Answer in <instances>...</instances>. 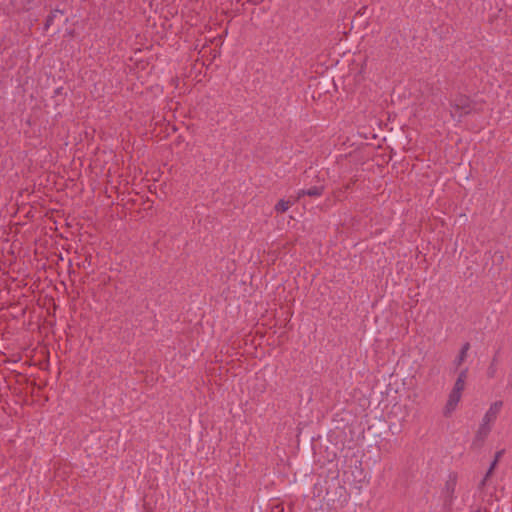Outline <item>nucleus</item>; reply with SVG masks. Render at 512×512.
<instances>
[{
	"mask_svg": "<svg viewBox=\"0 0 512 512\" xmlns=\"http://www.w3.org/2000/svg\"><path fill=\"white\" fill-rule=\"evenodd\" d=\"M462 394L450 392L448 395V399L446 401V404L443 408V414L445 416L451 415L457 408L460 400H461Z\"/></svg>",
	"mask_w": 512,
	"mask_h": 512,
	"instance_id": "1",
	"label": "nucleus"
},
{
	"mask_svg": "<svg viewBox=\"0 0 512 512\" xmlns=\"http://www.w3.org/2000/svg\"><path fill=\"white\" fill-rule=\"evenodd\" d=\"M451 105L458 110L460 114H463L469 111L470 101L468 97L459 95L452 100Z\"/></svg>",
	"mask_w": 512,
	"mask_h": 512,
	"instance_id": "2",
	"label": "nucleus"
},
{
	"mask_svg": "<svg viewBox=\"0 0 512 512\" xmlns=\"http://www.w3.org/2000/svg\"><path fill=\"white\" fill-rule=\"evenodd\" d=\"M501 408H502L501 401H497V402L493 403L484 416V419H483L484 423L490 424V423L494 422L495 419L497 418Z\"/></svg>",
	"mask_w": 512,
	"mask_h": 512,
	"instance_id": "3",
	"label": "nucleus"
},
{
	"mask_svg": "<svg viewBox=\"0 0 512 512\" xmlns=\"http://www.w3.org/2000/svg\"><path fill=\"white\" fill-rule=\"evenodd\" d=\"M457 485V476L455 474L449 475L448 480L445 483L444 487V493L446 497L450 498L451 500L454 498V492Z\"/></svg>",
	"mask_w": 512,
	"mask_h": 512,
	"instance_id": "4",
	"label": "nucleus"
},
{
	"mask_svg": "<svg viewBox=\"0 0 512 512\" xmlns=\"http://www.w3.org/2000/svg\"><path fill=\"white\" fill-rule=\"evenodd\" d=\"M466 379H467V370H463L458 375V378H457L451 392L462 394L465 389Z\"/></svg>",
	"mask_w": 512,
	"mask_h": 512,
	"instance_id": "5",
	"label": "nucleus"
},
{
	"mask_svg": "<svg viewBox=\"0 0 512 512\" xmlns=\"http://www.w3.org/2000/svg\"><path fill=\"white\" fill-rule=\"evenodd\" d=\"M292 205V202L289 200L281 199L276 205H275V211L277 213H284L286 212Z\"/></svg>",
	"mask_w": 512,
	"mask_h": 512,
	"instance_id": "6",
	"label": "nucleus"
},
{
	"mask_svg": "<svg viewBox=\"0 0 512 512\" xmlns=\"http://www.w3.org/2000/svg\"><path fill=\"white\" fill-rule=\"evenodd\" d=\"M322 193V190L320 188H317V187H314V188H310V189H307V190H300L298 192V197H302L304 195H309V196H320Z\"/></svg>",
	"mask_w": 512,
	"mask_h": 512,
	"instance_id": "7",
	"label": "nucleus"
},
{
	"mask_svg": "<svg viewBox=\"0 0 512 512\" xmlns=\"http://www.w3.org/2000/svg\"><path fill=\"white\" fill-rule=\"evenodd\" d=\"M468 350H469V344L466 343L465 345H463V347L460 351V354L458 356V364H461L466 359Z\"/></svg>",
	"mask_w": 512,
	"mask_h": 512,
	"instance_id": "8",
	"label": "nucleus"
},
{
	"mask_svg": "<svg viewBox=\"0 0 512 512\" xmlns=\"http://www.w3.org/2000/svg\"><path fill=\"white\" fill-rule=\"evenodd\" d=\"M495 465H496V460L492 463V465L490 466L489 470H488V471H487V473L485 474V476H484L483 480L480 482V484H479V488H482V487L485 485V483H486L487 479L491 476L492 471H493V469H494Z\"/></svg>",
	"mask_w": 512,
	"mask_h": 512,
	"instance_id": "9",
	"label": "nucleus"
},
{
	"mask_svg": "<svg viewBox=\"0 0 512 512\" xmlns=\"http://www.w3.org/2000/svg\"><path fill=\"white\" fill-rule=\"evenodd\" d=\"M55 13H53L51 16H49L48 20H47V25H50V23L52 22V20H54V17H55Z\"/></svg>",
	"mask_w": 512,
	"mask_h": 512,
	"instance_id": "10",
	"label": "nucleus"
}]
</instances>
